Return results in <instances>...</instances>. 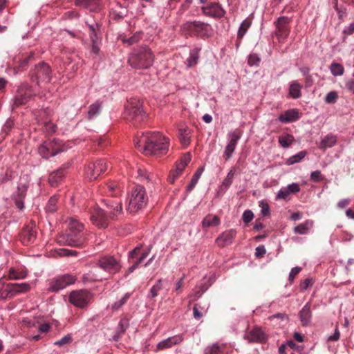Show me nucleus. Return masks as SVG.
<instances>
[{
    "label": "nucleus",
    "instance_id": "nucleus-1",
    "mask_svg": "<svg viewBox=\"0 0 354 354\" xmlns=\"http://www.w3.org/2000/svg\"><path fill=\"white\" fill-rule=\"evenodd\" d=\"M136 147L145 155H163L169 149V139L159 132L142 133L134 140Z\"/></svg>",
    "mask_w": 354,
    "mask_h": 354
},
{
    "label": "nucleus",
    "instance_id": "nucleus-2",
    "mask_svg": "<svg viewBox=\"0 0 354 354\" xmlns=\"http://www.w3.org/2000/svg\"><path fill=\"white\" fill-rule=\"evenodd\" d=\"M84 225L75 219H71L65 234L59 238V243L71 247H82L86 241Z\"/></svg>",
    "mask_w": 354,
    "mask_h": 354
},
{
    "label": "nucleus",
    "instance_id": "nucleus-3",
    "mask_svg": "<svg viewBox=\"0 0 354 354\" xmlns=\"http://www.w3.org/2000/svg\"><path fill=\"white\" fill-rule=\"evenodd\" d=\"M109 212L101 208H96L91 214L92 223L99 228H106L108 227L111 219H114L119 214L122 212V204L120 202H111L106 204Z\"/></svg>",
    "mask_w": 354,
    "mask_h": 354
},
{
    "label": "nucleus",
    "instance_id": "nucleus-4",
    "mask_svg": "<svg viewBox=\"0 0 354 354\" xmlns=\"http://www.w3.org/2000/svg\"><path fill=\"white\" fill-rule=\"evenodd\" d=\"M123 115L125 120L134 126H138L145 122L147 114L143 109L142 102L136 97L131 98L125 105Z\"/></svg>",
    "mask_w": 354,
    "mask_h": 354
},
{
    "label": "nucleus",
    "instance_id": "nucleus-5",
    "mask_svg": "<svg viewBox=\"0 0 354 354\" xmlns=\"http://www.w3.org/2000/svg\"><path fill=\"white\" fill-rule=\"evenodd\" d=\"M154 55L150 48L142 46L134 50L129 55L128 62L136 69H147L153 65Z\"/></svg>",
    "mask_w": 354,
    "mask_h": 354
},
{
    "label": "nucleus",
    "instance_id": "nucleus-6",
    "mask_svg": "<svg viewBox=\"0 0 354 354\" xmlns=\"http://www.w3.org/2000/svg\"><path fill=\"white\" fill-rule=\"evenodd\" d=\"M183 31L189 36L199 37L203 39L212 36L213 29L210 24L200 21H187L182 26Z\"/></svg>",
    "mask_w": 354,
    "mask_h": 354
},
{
    "label": "nucleus",
    "instance_id": "nucleus-7",
    "mask_svg": "<svg viewBox=\"0 0 354 354\" xmlns=\"http://www.w3.org/2000/svg\"><path fill=\"white\" fill-rule=\"evenodd\" d=\"M30 289L28 283H6L0 279V300L13 298L17 295L26 293Z\"/></svg>",
    "mask_w": 354,
    "mask_h": 354
},
{
    "label": "nucleus",
    "instance_id": "nucleus-8",
    "mask_svg": "<svg viewBox=\"0 0 354 354\" xmlns=\"http://www.w3.org/2000/svg\"><path fill=\"white\" fill-rule=\"evenodd\" d=\"M147 201L145 188L142 185H136L131 190L127 210L131 213L138 212L146 206Z\"/></svg>",
    "mask_w": 354,
    "mask_h": 354
},
{
    "label": "nucleus",
    "instance_id": "nucleus-9",
    "mask_svg": "<svg viewBox=\"0 0 354 354\" xmlns=\"http://www.w3.org/2000/svg\"><path fill=\"white\" fill-rule=\"evenodd\" d=\"M51 69L46 62H41L36 64L30 71V76L32 82L37 85L41 82H49L51 79Z\"/></svg>",
    "mask_w": 354,
    "mask_h": 354
},
{
    "label": "nucleus",
    "instance_id": "nucleus-10",
    "mask_svg": "<svg viewBox=\"0 0 354 354\" xmlns=\"http://www.w3.org/2000/svg\"><path fill=\"white\" fill-rule=\"evenodd\" d=\"M108 167L109 164L104 159L90 162L85 169V176L90 181L94 180L101 174L104 173L108 169Z\"/></svg>",
    "mask_w": 354,
    "mask_h": 354
},
{
    "label": "nucleus",
    "instance_id": "nucleus-11",
    "mask_svg": "<svg viewBox=\"0 0 354 354\" xmlns=\"http://www.w3.org/2000/svg\"><path fill=\"white\" fill-rule=\"evenodd\" d=\"M97 265L101 269L111 274L118 273L122 268L120 261L111 255L100 257L97 260Z\"/></svg>",
    "mask_w": 354,
    "mask_h": 354
},
{
    "label": "nucleus",
    "instance_id": "nucleus-12",
    "mask_svg": "<svg viewBox=\"0 0 354 354\" xmlns=\"http://www.w3.org/2000/svg\"><path fill=\"white\" fill-rule=\"evenodd\" d=\"M62 151V146L61 143L56 140H46L38 148L39 153L44 158L54 156Z\"/></svg>",
    "mask_w": 354,
    "mask_h": 354
},
{
    "label": "nucleus",
    "instance_id": "nucleus-13",
    "mask_svg": "<svg viewBox=\"0 0 354 354\" xmlns=\"http://www.w3.org/2000/svg\"><path fill=\"white\" fill-rule=\"evenodd\" d=\"M91 299V294L86 290H74L70 293L69 301L78 308H84Z\"/></svg>",
    "mask_w": 354,
    "mask_h": 354
},
{
    "label": "nucleus",
    "instance_id": "nucleus-14",
    "mask_svg": "<svg viewBox=\"0 0 354 354\" xmlns=\"http://www.w3.org/2000/svg\"><path fill=\"white\" fill-rule=\"evenodd\" d=\"M76 281V277L71 274H64L52 280L50 283L49 290L57 292L73 284Z\"/></svg>",
    "mask_w": 354,
    "mask_h": 354
},
{
    "label": "nucleus",
    "instance_id": "nucleus-15",
    "mask_svg": "<svg viewBox=\"0 0 354 354\" xmlns=\"http://www.w3.org/2000/svg\"><path fill=\"white\" fill-rule=\"evenodd\" d=\"M290 19L287 17H281L278 18L275 22L276 36L279 41L284 40L287 38L290 33L289 27Z\"/></svg>",
    "mask_w": 354,
    "mask_h": 354
},
{
    "label": "nucleus",
    "instance_id": "nucleus-16",
    "mask_svg": "<svg viewBox=\"0 0 354 354\" xmlns=\"http://www.w3.org/2000/svg\"><path fill=\"white\" fill-rule=\"evenodd\" d=\"M203 13L207 16L215 19H220L225 16V10L218 3H210L207 6L202 7Z\"/></svg>",
    "mask_w": 354,
    "mask_h": 354
},
{
    "label": "nucleus",
    "instance_id": "nucleus-17",
    "mask_svg": "<svg viewBox=\"0 0 354 354\" xmlns=\"http://www.w3.org/2000/svg\"><path fill=\"white\" fill-rule=\"evenodd\" d=\"M36 236L37 232L33 224L25 226L19 234V239L25 245L33 243Z\"/></svg>",
    "mask_w": 354,
    "mask_h": 354
},
{
    "label": "nucleus",
    "instance_id": "nucleus-18",
    "mask_svg": "<svg viewBox=\"0 0 354 354\" xmlns=\"http://www.w3.org/2000/svg\"><path fill=\"white\" fill-rule=\"evenodd\" d=\"M230 140L225 147L223 158L225 160H228L231 158L233 152L234 151L237 142L241 138V133L238 129H236L233 132L229 134Z\"/></svg>",
    "mask_w": 354,
    "mask_h": 354
},
{
    "label": "nucleus",
    "instance_id": "nucleus-19",
    "mask_svg": "<svg viewBox=\"0 0 354 354\" xmlns=\"http://www.w3.org/2000/svg\"><path fill=\"white\" fill-rule=\"evenodd\" d=\"M244 338L249 341V342L254 343H264L267 340L266 333L259 327H255L251 330L247 332Z\"/></svg>",
    "mask_w": 354,
    "mask_h": 354
},
{
    "label": "nucleus",
    "instance_id": "nucleus-20",
    "mask_svg": "<svg viewBox=\"0 0 354 354\" xmlns=\"http://www.w3.org/2000/svg\"><path fill=\"white\" fill-rule=\"evenodd\" d=\"M236 231L234 229H230L223 232L216 239V243L221 248H224L227 245L232 244L236 237Z\"/></svg>",
    "mask_w": 354,
    "mask_h": 354
},
{
    "label": "nucleus",
    "instance_id": "nucleus-21",
    "mask_svg": "<svg viewBox=\"0 0 354 354\" xmlns=\"http://www.w3.org/2000/svg\"><path fill=\"white\" fill-rule=\"evenodd\" d=\"M27 275L28 271L24 266L11 267L8 270L7 279L8 280L24 279Z\"/></svg>",
    "mask_w": 354,
    "mask_h": 354
},
{
    "label": "nucleus",
    "instance_id": "nucleus-22",
    "mask_svg": "<svg viewBox=\"0 0 354 354\" xmlns=\"http://www.w3.org/2000/svg\"><path fill=\"white\" fill-rule=\"evenodd\" d=\"M302 326H308L311 322L313 317L310 303H306L298 314Z\"/></svg>",
    "mask_w": 354,
    "mask_h": 354
},
{
    "label": "nucleus",
    "instance_id": "nucleus-23",
    "mask_svg": "<svg viewBox=\"0 0 354 354\" xmlns=\"http://www.w3.org/2000/svg\"><path fill=\"white\" fill-rule=\"evenodd\" d=\"M184 338L182 335H178L170 337L167 339L160 342L157 345V350H164L172 347L174 345L178 344L183 341Z\"/></svg>",
    "mask_w": 354,
    "mask_h": 354
},
{
    "label": "nucleus",
    "instance_id": "nucleus-24",
    "mask_svg": "<svg viewBox=\"0 0 354 354\" xmlns=\"http://www.w3.org/2000/svg\"><path fill=\"white\" fill-rule=\"evenodd\" d=\"M66 167V166L64 165L56 171H54L50 174L48 177V183L50 186L57 187L62 181L65 175L64 171Z\"/></svg>",
    "mask_w": 354,
    "mask_h": 354
},
{
    "label": "nucleus",
    "instance_id": "nucleus-25",
    "mask_svg": "<svg viewBox=\"0 0 354 354\" xmlns=\"http://www.w3.org/2000/svg\"><path fill=\"white\" fill-rule=\"evenodd\" d=\"M75 4L95 12L100 9L102 0H75Z\"/></svg>",
    "mask_w": 354,
    "mask_h": 354
},
{
    "label": "nucleus",
    "instance_id": "nucleus-26",
    "mask_svg": "<svg viewBox=\"0 0 354 354\" xmlns=\"http://www.w3.org/2000/svg\"><path fill=\"white\" fill-rule=\"evenodd\" d=\"M299 118V113L297 109H292L286 111L279 116V121L288 123L298 120Z\"/></svg>",
    "mask_w": 354,
    "mask_h": 354
},
{
    "label": "nucleus",
    "instance_id": "nucleus-27",
    "mask_svg": "<svg viewBox=\"0 0 354 354\" xmlns=\"http://www.w3.org/2000/svg\"><path fill=\"white\" fill-rule=\"evenodd\" d=\"M221 223L220 218L218 216L207 214L202 221V227L206 230L210 227H216Z\"/></svg>",
    "mask_w": 354,
    "mask_h": 354
},
{
    "label": "nucleus",
    "instance_id": "nucleus-28",
    "mask_svg": "<svg viewBox=\"0 0 354 354\" xmlns=\"http://www.w3.org/2000/svg\"><path fill=\"white\" fill-rule=\"evenodd\" d=\"M336 136L333 134H328L322 139L319 145V148L322 151H325L327 148H330L333 147L336 144Z\"/></svg>",
    "mask_w": 354,
    "mask_h": 354
},
{
    "label": "nucleus",
    "instance_id": "nucleus-29",
    "mask_svg": "<svg viewBox=\"0 0 354 354\" xmlns=\"http://www.w3.org/2000/svg\"><path fill=\"white\" fill-rule=\"evenodd\" d=\"M106 189L111 196L117 197L122 192L123 186L116 182H110L106 185Z\"/></svg>",
    "mask_w": 354,
    "mask_h": 354
},
{
    "label": "nucleus",
    "instance_id": "nucleus-30",
    "mask_svg": "<svg viewBox=\"0 0 354 354\" xmlns=\"http://www.w3.org/2000/svg\"><path fill=\"white\" fill-rule=\"evenodd\" d=\"M192 130L187 127L178 129V136L182 145L187 146L190 143Z\"/></svg>",
    "mask_w": 354,
    "mask_h": 354
},
{
    "label": "nucleus",
    "instance_id": "nucleus-31",
    "mask_svg": "<svg viewBox=\"0 0 354 354\" xmlns=\"http://www.w3.org/2000/svg\"><path fill=\"white\" fill-rule=\"evenodd\" d=\"M101 109L102 103L98 101L90 105L88 111V119L91 120L95 118L100 113Z\"/></svg>",
    "mask_w": 354,
    "mask_h": 354
},
{
    "label": "nucleus",
    "instance_id": "nucleus-32",
    "mask_svg": "<svg viewBox=\"0 0 354 354\" xmlns=\"http://www.w3.org/2000/svg\"><path fill=\"white\" fill-rule=\"evenodd\" d=\"M252 21L250 19L247 18L245 19L241 24L238 33H237V37L239 39H241L245 33L247 32L249 28L251 26Z\"/></svg>",
    "mask_w": 354,
    "mask_h": 354
},
{
    "label": "nucleus",
    "instance_id": "nucleus-33",
    "mask_svg": "<svg viewBox=\"0 0 354 354\" xmlns=\"http://www.w3.org/2000/svg\"><path fill=\"white\" fill-rule=\"evenodd\" d=\"M313 225V222L310 221H306L304 223H301L294 228V232L296 234H305Z\"/></svg>",
    "mask_w": 354,
    "mask_h": 354
},
{
    "label": "nucleus",
    "instance_id": "nucleus-34",
    "mask_svg": "<svg viewBox=\"0 0 354 354\" xmlns=\"http://www.w3.org/2000/svg\"><path fill=\"white\" fill-rule=\"evenodd\" d=\"M204 171V167H200L196 173L194 174L192 180L189 185L187 186V190L189 192L192 191L197 184L201 176L202 175L203 172Z\"/></svg>",
    "mask_w": 354,
    "mask_h": 354
},
{
    "label": "nucleus",
    "instance_id": "nucleus-35",
    "mask_svg": "<svg viewBox=\"0 0 354 354\" xmlns=\"http://www.w3.org/2000/svg\"><path fill=\"white\" fill-rule=\"evenodd\" d=\"M294 141L295 138L291 134H285L279 137V142L284 148L290 147Z\"/></svg>",
    "mask_w": 354,
    "mask_h": 354
},
{
    "label": "nucleus",
    "instance_id": "nucleus-36",
    "mask_svg": "<svg viewBox=\"0 0 354 354\" xmlns=\"http://www.w3.org/2000/svg\"><path fill=\"white\" fill-rule=\"evenodd\" d=\"M301 85H300L297 82H293L290 86V95L292 97L297 99L301 96Z\"/></svg>",
    "mask_w": 354,
    "mask_h": 354
},
{
    "label": "nucleus",
    "instance_id": "nucleus-37",
    "mask_svg": "<svg viewBox=\"0 0 354 354\" xmlns=\"http://www.w3.org/2000/svg\"><path fill=\"white\" fill-rule=\"evenodd\" d=\"M142 33L140 32H136L131 37L127 38H122V41L124 44H127L129 46L138 43L142 39Z\"/></svg>",
    "mask_w": 354,
    "mask_h": 354
},
{
    "label": "nucleus",
    "instance_id": "nucleus-38",
    "mask_svg": "<svg viewBox=\"0 0 354 354\" xmlns=\"http://www.w3.org/2000/svg\"><path fill=\"white\" fill-rule=\"evenodd\" d=\"M57 201L58 198L56 196H53L50 198L48 201V203L46 206V210L48 213H55L57 209Z\"/></svg>",
    "mask_w": 354,
    "mask_h": 354
},
{
    "label": "nucleus",
    "instance_id": "nucleus-39",
    "mask_svg": "<svg viewBox=\"0 0 354 354\" xmlns=\"http://www.w3.org/2000/svg\"><path fill=\"white\" fill-rule=\"evenodd\" d=\"M306 151H301L297 154L290 157L286 160V165H291L297 162H299L306 155Z\"/></svg>",
    "mask_w": 354,
    "mask_h": 354
},
{
    "label": "nucleus",
    "instance_id": "nucleus-40",
    "mask_svg": "<svg viewBox=\"0 0 354 354\" xmlns=\"http://www.w3.org/2000/svg\"><path fill=\"white\" fill-rule=\"evenodd\" d=\"M86 24L88 26L89 30H90V37L92 41L95 42V38L98 39V32L100 30V25L97 23H93L91 24H88L86 22Z\"/></svg>",
    "mask_w": 354,
    "mask_h": 354
},
{
    "label": "nucleus",
    "instance_id": "nucleus-41",
    "mask_svg": "<svg viewBox=\"0 0 354 354\" xmlns=\"http://www.w3.org/2000/svg\"><path fill=\"white\" fill-rule=\"evenodd\" d=\"M30 96L27 94H19L15 97L14 104L15 106H19L24 104H26Z\"/></svg>",
    "mask_w": 354,
    "mask_h": 354
},
{
    "label": "nucleus",
    "instance_id": "nucleus-42",
    "mask_svg": "<svg viewBox=\"0 0 354 354\" xmlns=\"http://www.w3.org/2000/svg\"><path fill=\"white\" fill-rule=\"evenodd\" d=\"M200 48H194L191 51L190 56L188 59L189 66H192L198 62L199 58Z\"/></svg>",
    "mask_w": 354,
    "mask_h": 354
},
{
    "label": "nucleus",
    "instance_id": "nucleus-43",
    "mask_svg": "<svg viewBox=\"0 0 354 354\" xmlns=\"http://www.w3.org/2000/svg\"><path fill=\"white\" fill-rule=\"evenodd\" d=\"M235 175V169L232 168L228 172L226 178L223 180L222 186L227 189L232 183L234 176Z\"/></svg>",
    "mask_w": 354,
    "mask_h": 354
},
{
    "label": "nucleus",
    "instance_id": "nucleus-44",
    "mask_svg": "<svg viewBox=\"0 0 354 354\" xmlns=\"http://www.w3.org/2000/svg\"><path fill=\"white\" fill-rule=\"evenodd\" d=\"M331 73L335 75H342L344 73V68L342 65L338 63H332L330 65Z\"/></svg>",
    "mask_w": 354,
    "mask_h": 354
},
{
    "label": "nucleus",
    "instance_id": "nucleus-45",
    "mask_svg": "<svg viewBox=\"0 0 354 354\" xmlns=\"http://www.w3.org/2000/svg\"><path fill=\"white\" fill-rule=\"evenodd\" d=\"M28 185L26 183L20 182L17 186V195L20 198H24L26 195Z\"/></svg>",
    "mask_w": 354,
    "mask_h": 354
},
{
    "label": "nucleus",
    "instance_id": "nucleus-46",
    "mask_svg": "<svg viewBox=\"0 0 354 354\" xmlns=\"http://www.w3.org/2000/svg\"><path fill=\"white\" fill-rule=\"evenodd\" d=\"M222 347L217 343L207 347L205 351V354H221Z\"/></svg>",
    "mask_w": 354,
    "mask_h": 354
},
{
    "label": "nucleus",
    "instance_id": "nucleus-47",
    "mask_svg": "<svg viewBox=\"0 0 354 354\" xmlns=\"http://www.w3.org/2000/svg\"><path fill=\"white\" fill-rule=\"evenodd\" d=\"M191 161V155L189 153L185 154L180 161V162L177 163L176 165L178 167V170H184L185 167L188 165V163Z\"/></svg>",
    "mask_w": 354,
    "mask_h": 354
},
{
    "label": "nucleus",
    "instance_id": "nucleus-48",
    "mask_svg": "<svg viewBox=\"0 0 354 354\" xmlns=\"http://www.w3.org/2000/svg\"><path fill=\"white\" fill-rule=\"evenodd\" d=\"M162 280L159 279L150 290L151 297L153 298L158 295V292L162 289Z\"/></svg>",
    "mask_w": 354,
    "mask_h": 354
},
{
    "label": "nucleus",
    "instance_id": "nucleus-49",
    "mask_svg": "<svg viewBox=\"0 0 354 354\" xmlns=\"http://www.w3.org/2000/svg\"><path fill=\"white\" fill-rule=\"evenodd\" d=\"M183 170H178V167H176V169L174 170H172L170 171L169 175L168 176V181L173 184L176 179L178 178L181 174L183 173Z\"/></svg>",
    "mask_w": 354,
    "mask_h": 354
},
{
    "label": "nucleus",
    "instance_id": "nucleus-50",
    "mask_svg": "<svg viewBox=\"0 0 354 354\" xmlns=\"http://www.w3.org/2000/svg\"><path fill=\"white\" fill-rule=\"evenodd\" d=\"M130 297V295L129 293H127L124 295V296L118 301L115 302L112 306V309L113 310H118L120 307H122L129 299Z\"/></svg>",
    "mask_w": 354,
    "mask_h": 354
},
{
    "label": "nucleus",
    "instance_id": "nucleus-51",
    "mask_svg": "<svg viewBox=\"0 0 354 354\" xmlns=\"http://www.w3.org/2000/svg\"><path fill=\"white\" fill-rule=\"evenodd\" d=\"M337 97L338 95L335 91H330L326 95L325 102L328 104H333L337 101Z\"/></svg>",
    "mask_w": 354,
    "mask_h": 354
},
{
    "label": "nucleus",
    "instance_id": "nucleus-52",
    "mask_svg": "<svg viewBox=\"0 0 354 354\" xmlns=\"http://www.w3.org/2000/svg\"><path fill=\"white\" fill-rule=\"evenodd\" d=\"M72 336L71 335H67L63 337L61 339L55 342V344L58 346H62L65 344H69L72 342Z\"/></svg>",
    "mask_w": 354,
    "mask_h": 354
},
{
    "label": "nucleus",
    "instance_id": "nucleus-53",
    "mask_svg": "<svg viewBox=\"0 0 354 354\" xmlns=\"http://www.w3.org/2000/svg\"><path fill=\"white\" fill-rule=\"evenodd\" d=\"M324 178V177L322 175L321 171L318 170L313 171L310 174V179L315 183L320 182Z\"/></svg>",
    "mask_w": 354,
    "mask_h": 354
},
{
    "label": "nucleus",
    "instance_id": "nucleus-54",
    "mask_svg": "<svg viewBox=\"0 0 354 354\" xmlns=\"http://www.w3.org/2000/svg\"><path fill=\"white\" fill-rule=\"evenodd\" d=\"M260 61L261 59L257 54H252L248 57V64L250 66H258Z\"/></svg>",
    "mask_w": 354,
    "mask_h": 354
},
{
    "label": "nucleus",
    "instance_id": "nucleus-55",
    "mask_svg": "<svg viewBox=\"0 0 354 354\" xmlns=\"http://www.w3.org/2000/svg\"><path fill=\"white\" fill-rule=\"evenodd\" d=\"M290 192H289V190L286 187H283V188H281L278 194H277V198L278 199H283V200H286L287 199L288 196L290 195Z\"/></svg>",
    "mask_w": 354,
    "mask_h": 354
},
{
    "label": "nucleus",
    "instance_id": "nucleus-56",
    "mask_svg": "<svg viewBox=\"0 0 354 354\" xmlns=\"http://www.w3.org/2000/svg\"><path fill=\"white\" fill-rule=\"evenodd\" d=\"M243 221L248 223L250 222L254 218V214L251 210H245L243 214Z\"/></svg>",
    "mask_w": 354,
    "mask_h": 354
},
{
    "label": "nucleus",
    "instance_id": "nucleus-57",
    "mask_svg": "<svg viewBox=\"0 0 354 354\" xmlns=\"http://www.w3.org/2000/svg\"><path fill=\"white\" fill-rule=\"evenodd\" d=\"M301 270V268L300 267H295L293 268L290 274H289V277H288V280L290 281V283H292L294 279H295V277L300 272V271Z\"/></svg>",
    "mask_w": 354,
    "mask_h": 354
},
{
    "label": "nucleus",
    "instance_id": "nucleus-58",
    "mask_svg": "<svg viewBox=\"0 0 354 354\" xmlns=\"http://www.w3.org/2000/svg\"><path fill=\"white\" fill-rule=\"evenodd\" d=\"M141 248H142V245L140 244V245H138L137 247H136L132 251L129 252V256H128V259H129V261L138 256Z\"/></svg>",
    "mask_w": 354,
    "mask_h": 354
},
{
    "label": "nucleus",
    "instance_id": "nucleus-59",
    "mask_svg": "<svg viewBox=\"0 0 354 354\" xmlns=\"http://www.w3.org/2000/svg\"><path fill=\"white\" fill-rule=\"evenodd\" d=\"M129 326V320L127 319H122L120 322H119V325H118V327L120 328V333H124L126 330V329L128 328Z\"/></svg>",
    "mask_w": 354,
    "mask_h": 354
},
{
    "label": "nucleus",
    "instance_id": "nucleus-60",
    "mask_svg": "<svg viewBox=\"0 0 354 354\" xmlns=\"http://www.w3.org/2000/svg\"><path fill=\"white\" fill-rule=\"evenodd\" d=\"M259 206L261 208V214L263 216H268L270 214V207L268 203L264 201H261L259 203Z\"/></svg>",
    "mask_w": 354,
    "mask_h": 354
},
{
    "label": "nucleus",
    "instance_id": "nucleus-61",
    "mask_svg": "<svg viewBox=\"0 0 354 354\" xmlns=\"http://www.w3.org/2000/svg\"><path fill=\"white\" fill-rule=\"evenodd\" d=\"M124 15L122 12H117L113 10L110 13L111 19L113 21H120L124 18Z\"/></svg>",
    "mask_w": 354,
    "mask_h": 354
},
{
    "label": "nucleus",
    "instance_id": "nucleus-62",
    "mask_svg": "<svg viewBox=\"0 0 354 354\" xmlns=\"http://www.w3.org/2000/svg\"><path fill=\"white\" fill-rule=\"evenodd\" d=\"M255 252V256L257 258H261L263 257L265 254L266 253V250L264 247V245H259L256 248Z\"/></svg>",
    "mask_w": 354,
    "mask_h": 354
},
{
    "label": "nucleus",
    "instance_id": "nucleus-63",
    "mask_svg": "<svg viewBox=\"0 0 354 354\" xmlns=\"http://www.w3.org/2000/svg\"><path fill=\"white\" fill-rule=\"evenodd\" d=\"M287 188L288 189L290 194H296L300 191L299 185L295 183L288 185Z\"/></svg>",
    "mask_w": 354,
    "mask_h": 354
},
{
    "label": "nucleus",
    "instance_id": "nucleus-64",
    "mask_svg": "<svg viewBox=\"0 0 354 354\" xmlns=\"http://www.w3.org/2000/svg\"><path fill=\"white\" fill-rule=\"evenodd\" d=\"M343 33L347 35H351L354 33V21L344 29Z\"/></svg>",
    "mask_w": 354,
    "mask_h": 354
}]
</instances>
